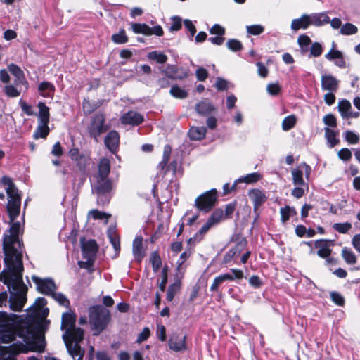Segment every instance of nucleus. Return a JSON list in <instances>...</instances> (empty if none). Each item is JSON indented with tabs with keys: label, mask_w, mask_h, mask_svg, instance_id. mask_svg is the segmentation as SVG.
Listing matches in <instances>:
<instances>
[{
	"label": "nucleus",
	"mask_w": 360,
	"mask_h": 360,
	"mask_svg": "<svg viewBox=\"0 0 360 360\" xmlns=\"http://www.w3.org/2000/svg\"><path fill=\"white\" fill-rule=\"evenodd\" d=\"M1 183L6 186L5 190L8 195L6 210L11 226L8 233L5 234L4 238L6 269L2 272L0 280L7 285L11 292L9 299L11 309L15 311H20L26 302L22 281L24 271L22 261V250L19 239L22 224L19 221L14 222V221L20 212L21 194L11 178L3 176Z\"/></svg>",
	"instance_id": "obj_1"
},
{
	"label": "nucleus",
	"mask_w": 360,
	"mask_h": 360,
	"mask_svg": "<svg viewBox=\"0 0 360 360\" xmlns=\"http://www.w3.org/2000/svg\"><path fill=\"white\" fill-rule=\"evenodd\" d=\"M75 316L72 313H64L62 316L61 330H65L63 339L68 354L73 360H83L84 350L79 343L83 340L84 331L75 327Z\"/></svg>",
	"instance_id": "obj_2"
},
{
	"label": "nucleus",
	"mask_w": 360,
	"mask_h": 360,
	"mask_svg": "<svg viewBox=\"0 0 360 360\" xmlns=\"http://www.w3.org/2000/svg\"><path fill=\"white\" fill-rule=\"evenodd\" d=\"M110 320V311L105 307L97 305L89 308V323L94 335L101 333Z\"/></svg>",
	"instance_id": "obj_3"
},
{
	"label": "nucleus",
	"mask_w": 360,
	"mask_h": 360,
	"mask_svg": "<svg viewBox=\"0 0 360 360\" xmlns=\"http://www.w3.org/2000/svg\"><path fill=\"white\" fill-rule=\"evenodd\" d=\"M32 281L37 285V290L45 295H51L59 304L68 307L70 304L67 297L60 292H56V286L52 279L40 278L36 276L32 277Z\"/></svg>",
	"instance_id": "obj_4"
},
{
	"label": "nucleus",
	"mask_w": 360,
	"mask_h": 360,
	"mask_svg": "<svg viewBox=\"0 0 360 360\" xmlns=\"http://www.w3.org/2000/svg\"><path fill=\"white\" fill-rule=\"evenodd\" d=\"M16 315L0 311V344L9 343L15 340L14 324Z\"/></svg>",
	"instance_id": "obj_5"
},
{
	"label": "nucleus",
	"mask_w": 360,
	"mask_h": 360,
	"mask_svg": "<svg viewBox=\"0 0 360 360\" xmlns=\"http://www.w3.org/2000/svg\"><path fill=\"white\" fill-rule=\"evenodd\" d=\"M217 201V190L213 188L198 196L195 201L197 208L205 212H209Z\"/></svg>",
	"instance_id": "obj_6"
},
{
	"label": "nucleus",
	"mask_w": 360,
	"mask_h": 360,
	"mask_svg": "<svg viewBox=\"0 0 360 360\" xmlns=\"http://www.w3.org/2000/svg\"><path fill=\"white\" fill-rule=\"evenodd\" d=\"M92 193L98 195H103L112 190V182L108 177L93 176L91 178Z\"/></svg>",
	"instance_id": "obj_7"
},
{
	"label": "nucleus",
	"mask_w": 360,
	"mask_h": 360,
	"mask_svg": "<svg viewBox=\"0 0 360 360\" xmlns=\"http://www.w3.org/2000/svg\"><path fill=\"white\" fill-rule=\"evenodd\" d=\"M105 117L102 114L95 115L88 127L90 136L96 139L101 134L104 133L107 129L104 126Z\"/></svg>",
	"instance_id": "obj_8"
},
{
	"label": "nucleus",
	"mask_w": 360,
	"mask_h": 360,
	"mask_svg": "<svg viewBox=\"0 0 360 360\" xmlns=\"http://www.w3.org/2000/svg\"><path fill=\"white\" fill-rule=\"evenodd\" d=\"M321 88L323 91L336 92L340 81L332 75H323L321 78Z\"/></svg>",
	"instance_id": "obj_9"
},
{
	"label": "nucleus",
	"mask_w": 360,
	"mask_h": 360,
	"mask_svg": "<svg viewBox=\"0 0 360 360\" xmlns=\"http://www.w3.org/2000/svg\"><path fill=\"white\" fill-rule=\"evenodd\" d=\"M121 122L124 124L139 125L143 121V117L135 111L124 113L120 118Z\"/></svg>",
	"instance_id": "obj_10"
},
{
	"label": "nucleus",
	"mask_w": 360,
	"mask_h": 360,
	"mask_svg": "<svg viewBox=\"0 0 360 360\" xmlns=\"http://www.w3.org/2000/svg\"><path fill=\"white\" fill-rule=\"evenodd\" d=\"M82 253L84 258L91 259L97 252V245L95 240H90L84 242V240L81 241Z\"/></svg>",
	"instance_id": "obj_11"
},
{
	"label": "nucleus",
	"mask_w": 360,
	"mask_h": 360,
	"mask_svg": "<svg viewBox=\"0 0 360 360\" xmlns=\"http://www.w3.org/2000/svg\"><path fill=\"white\" fill-rule=\"evenodd\" d=\"M309 25L322 26L330 22V18L326 13H318L308 15Z\"/></svg>",
	"instance_id": "obj_12"
},
{
	"label": "nucleus",
	"mask_w": 360,
	"mask_h": 360,
	"mask_svg": "<svg viewBox=\"0 0 360 360\" xmlns=\"http://www.w3.org/2000/svg\"><path fill=\"white\" fill-rule=\"evenodd\" d=\"M315 246L316 248H319L317 255L322 258H326V262L328 263H330L333 259L329 258V256L331 253V250L329 248L328 243L326 240H317L316 242Z\"/></svg>",
	"instance_id": "obj_13"
},
{
	"label": "nucleus",
	"mask_w": 360,
	"mask_h": 360,
	"mask_svg": "<svg viewBox=\"0 0 360 360\" xmlns=\"http://www.w3.org/2000/svg\"><path fill=\"white\" fill-rule=\"evenodd\" d=\"M120 142V136L117 131H110L105 138V144L106 147L112 152L115 153Z\"/></svg>",
	"instance_id": "obj_14"
},
{
	"label": "nucleus",
	"mask_w": 360,
	"mask_h": 360,
	"mask_svg": "<svg viewBox=\"0 0 360 360\" xmlns=\"http://www.w3.org/2000/svg\"><path fill=\"white\" fill-rule=\"evenodd\" d=\"M185 336L172 335L169 340V346L171 349L179 352L186 349Z\"/></svg>",
	"instance_id": "obj_15"
},
{
	"label": "nucleus",
	"mask_w": 360,
	"mask_h": 360,
	"mask_svg": "<svg viewBox=\"0 0 360 360\" xmlns=\"http://www.w3.org/2000/svg\"><path fill=\"white\" fill-rule=\"evenodd\" d=\"M133 255L135 259L140 262L145 256V252L143 248L142 237H136L133 241Z\"/></svg>",
	"instance_id": "obj_16"
},
{
	"label": "nucleus",
	"mask_w": 360,
	"mask_h": 360,
	"mask_svg": "<svg viewBox=\"0 0 360 360\" xmlns=\"http://www.w3.org/2000/svg\"><path fill=\"white\" fill-rule=\"evenodd\" d=\"M179 69L173 65H168L166 68L162 71V72L169 78L173 79H182L187 77V73L186 72H182L181 74H179Z\"/></svg>",
	"instance_id": "obj_17"
},
{
	"label": "nucleus",
	"mask_w": 360,
	"mask_h": 360,
	"mask_svg": "<svg viewBox=\"0 0 360 360\" xmlns=\"http://www.w3.org/2000/svg\"><path fill=\"white\" fill-rule=\"evenodd\" d=\"M309 26L308 14H303L300 18L292 20L290 27L296 32L300 29L306 30Z\"/></svg>",
	"instance_id": "obj_18"
},
{
	"label": "nucleus",
	"mask_w": 360,
	"mask_h": 360,
	"mask_svg": "<svg viewBox=\"0 0 360 360\" xmlns=\"http://www.w3.org/2000/svg\"><path fill=\"white\" fill-rule=\"evenodd\" d=\"M249 197L254 203L255 209H257L259 205L264 202L266 199L264 193L258 189H252L250 191Z\"/></svg>",
	"instance_id": "obj_19"
},
{
	"label": "nucleus",
	"mask_w": 360,
	"mask_h": 360,
	"mask_svg": "<svg viewBox=\"0 0 360 360\" xmlns=\"http://www.w3.org/2000/svg\"><path fill=\"white\" fill-rule=\"evenodd\" d=\"M110 171V162L109 159L103 158L98 164V172L94 176L108 177Z\"/></svg>",
	"instance_id": "obj_20"
},
{
	"label": "nucleus",
	"mask_w": 360,
	"mask_h": 360,
	"mask_svg": "<svg viewBox=\"0 0 360 360\" xmlns=\"http://www.w3.org/2000/svg\"><path fill=\"white\" fill-rule=\"evenodd\" d=\"M195 110L198 113L205 115L210 113L214 110V107L209 101L204 100L195 105Z\"/></svg>",
	"instance_id": "obj_21"
},
{
	"label": "nucleus",
	"mask_w": 360,
	"mask_h": 360,
	"mask_svg": "<svg viewBox=\"0 0 360 360\" xmlns=\"http://www.w3.org/2000/svg\"><path fill=\"white\" fill-rule=\"evenodd\" d=\"M262 176L258 172H254L247 174L246 176L238 179L232 186L231 189H235L237 182H245L247 184H253L258 181Z\"/></svg>",
	"instance_id": "obj_22"
},
{
	"label": "nucleus",
	"mask_w": 360,
	"mask_h": 360,
	"mask_svg": "<svg viewBox=\"0 0 360 360\" xmlns=\"http://www.w3.org/2000/svg\"><path fill=\"white\" fill-rule=\"evenodd\" d=\"M206 128L204 127H192L188 132L189 137L193 140H200L206 134Z\"/></svg>",
	"instance_id": "obj_23"
},
{
	"label": "nucleus",
	"mask_w": 360,
	"mask_h": 360,
	"mask_svg": "<svg viewBox=\"0 0 360 360\" xmlns=\"http://www.w3.org/2000/svg\"><path fill=\"white\" fill-rule=\"evenodd\" d=\"M338 108L344 119L348 117V115L352 110L351 103L346 99L339 101Z\"/></svg>",
	"instance_id": "obj_24"
},
{
	"label": "nucleus",
	"mask_w": 360,
	"mask_h": 360,
	"mask_svg": "<svg viewBox=\"0 0 360 360\" xmlns=\"http://www.w3.org/2000/svg\"><path fill=\"white\" fill-rule=\"evenodd\" d=\"M48 124L49 122H39L38 127L34 133V137L35 139L45 138L47 136L49 132Z\"/></svg>",
	"instance_id": "obj_25"
},
{
	"label": "nucleus",
	"mask_w": 360,
	"mask_h": 360,
	"mask_svg": "<svg viewBox=\"0 0 360 360\" xmlns=\"http://www.w3.org/2000/svg\"><path fill=\"white\" fill-rule=\"evenodd\" d=\"M39 108V122H49V108L42 102L38 104Z\"/></svg>",
	"instance_id": "obj_26"
},
{
	"label": "nucleus",
	"mask_w": 360,
	"mask_h": 360,
	"mask_svg": "<svg viewBox=\"0 0 360 360\" xmlns=\"http://www.w3.org/2000/svg\"><path fill=\"white\" fill-rule=\"evenodd\" d=\"M324 131L325 136L330 148L334 147L339 143V140L336 138L338 132H335L334 130L330 129L328 127H326Z\"/></svg>",
	"instance_id": "obj_27"
},
{
	"label": "nucleus",
	"mask_w": 360,
	"mask_h": 360,
	"mask_svg": "<svg viewBox=\"0 0 360 360\" xmlns=\"http://www.w3.org/2000/svg\"><path fill=\"white\" fill-rule=\"evenodd\" d=\"M147 57L149 60H155L160 64L165 63L167 60V56L165 53L157 51L149 52Z\"/></svg>",
	"instance_id": "obj_28"
},
{
	"label": "nucleus",
	"mask_w": 360,
	"mask_h": 360,
	"mask_svg": "<svg viewBox=\"0 0 360 360\" xmlns=\"http://www.w3.org/2000/svg\"><path fill=\"white\" fill-rule=\"evenodd\" d=\"M280 212L283 223H285L291 217H293L297 214L295 209L290 206H285V207L281 208Z\"/></svg>",
	"instance_id": "obj_29"
},
{
	"label": "nucleus",
	"mask_w": 360,
	"mask_h": 360,
	"mask_svg": "<svg viewBox=\"0 0 360 360\" xmlns=\"http://www.w3.org/2000/svg\"><path fill=\"white\" fill-rule=\"evenodd\" d=\"M230 271L232 274H221L224 281H233L235 279L239 280L242 279L244 277V274L242 270L237 269H231Z\"/></svg>",
	"instance_id": "obj_30"
},
{
	"label": "nucleus",
	"mask_w": 360,
	"mask_h": 360,
	"mask_svg": "<svg viewBox=\"0 0 360 360\" xmlns=\"http://www.w3.org/2000/svg\"><path fill=\"white\" fill-rule=\"evenodd\" d=\"M54 89V86L48 82H41L39 85V91L44 96H51L53 93Z\"/></svg>",
	"instance_id": "obj_31"
},
{
	"label": "nucleus",
	"mask_w": 360,
	"mask_h": 360,
	"mask_svg": "<svg viewBox=\"0 0 360 360\" xmlns=\"http://www.w3.org/2000/svg\"><path fill=\"white\" fill-rule=\"evenodd\" d=\"M342 257L348 264H354L356 263L357 259L355 254L347 248L342 250Z\"/></svg>",
	"instance_id": "obj_32"
},
{
	"label": "nucleus",
	"mask_w": 360,
	"mask_h": 360,
	"mask_svg": "<svg viewBox=\"0 0 360 360\" xmlns=\"http://www.w3.org/2000/svg\"><path fill=\"white\" fill-rule=\"evenodd\" d=\"M108 236L110 239V241L113 246L115 252L118 253L120 250V238L117 236L116 233L112 229H110L108 231Z\"/></svg>",
	"instance_id": "obj_33"
},
{
	"label": "nucleus",
	"mask_w": 360,
	"mask_h": 360,
	"mask_svg": "<svg viewBox=\"0 0 360 360\" xmlns=\"http://www.w3.org/2000/svg\"><path fill=\"white\" fill-rule=\"evenodd\" d=\"M292 181L295 185L302 186L304 184L303 179V171L300 169L292 170Z\"/></svg>",
	"instance_id": "obj_34"
},
{
	"label": "nucleus",
	"mask_w": 360,
	"mask_h": 360,
	"mask_svg": "<svg viewBox=\"0 0 360 360\" xmlns=\"http://www.w3.org/2000/svg\"><path fill=\"white\" fill-rule=\"evenodd\" d=\"M296 117L293 115L287 116L284 118V120L282 122V129L283 131H289L292 128L294 127V126L296 124Z\"/></svg>",
	"instance_id": "obj_35"
},
{
	"label": "nucleus",
	"mask_w": 360,
	"mask_h": 360,
	"mask_svg": "<svg viewBox=\"0 0 360 360\" xmlns=\"http://www.w3.org/2000/svg\"><path fill=\"white\" fill-rule=\"evenodd\" d=\"M357 27L350 22L343 25L340 30V33L342 35H352L357 33Z\"/></svg>",
	"instance_id": "obj_36"
},
{
	"label": "nucleus",
	"mask_w": 360,
	"mask_h": 360,
	"mask_svg": "<svg viewBox=\"0 0 360 360\" xmlns=\"http://www.w3.org/2000/svg\"><path fill=\"white\" fill-rule=\"evenodd\" d=\"M131 27L135 33L143 34L145 35H150L151 33L150 32V27L144 23H133L131 25Z\"/></svg>",
	"instance_id": "obj_37"
},
{
	"label": "nucleus",
	"mask_w": 360,
	"mask_h": 360,
	"mask_svg": "<svg viewBox=\"0 0 360 360\" xmlns=\"http://www.w3.org/2000/svg\"><path fill=\"white\" fill-rule=\"evenodd\" d=\"M181 283L179 281H176L173 284L170 285L167 289V300L168 301H172L177 292L180 290Z\"/></svg>",
	"instance_id": "obj_38"
},
{
	"label": "nucleus",
	"mask_w": 360,
	"mask_h": 360,
	"mask_svg": "<svg viewBox=\"0 0 360 360\" xmlns=\"http://www.w3.org/2000/svg\"><path fill=\"white\" fill-rule=\"evenodd\" d=\"M169 93L173 97L179 99L185 98L188 96L187 91L178 86H172Z\"/></svg>",
	"instance_id": "obj_39"
},
{
	"label": "nucleus",
	"mask_w": 360,
	"mask_h": 360,
	"mask_svg": "<svg viewBox=\"0 0 360 360\" xmlns=\"http://www.w3.org/2000/svg\"><path fill=\"white\" fill-rule=\"evenodd\" d=\"M8 68L10 72L13 75L19 82H22L24 73L20 68L15 64H10Z\"/></svg>",
	"instance_id": "obj_40"
},
{
	"label": "nucleus",
	"mask_w": 360,
	"mask_h": 360,
	"mask_svg": "<svg viewBox=\"0 0 360 360\" xmlns=\"http://www.w3.org/2000/svg\"><path fill=\"white\" fill-rule=\"evenodd\" d=\"M247 240L245 238H241L236 245L234 248L230 250L234 253L235 257H238L246 248Z\"/></svg>",
	"instance_id": "obj_41"
},
{
	"label": "nucleus",
	"mask_w": 360,
	"mask_h": 360,
	"mask_svg": "<svg viewBox=\"0 0 360 360\" xmlns=\"http://www.w3.org/2000/svg\"><path fill=\"white\" fill-rule=\"evenodd\" d=\"M333 228L340 233H347L352 229L349 222L334 224Z\"/></svg>",
	"instance_id": "obj_42"
},
{
	"label": "nucleus",
	"mask_w": 360,
	"mask_h": 360,
	"mask_svg": "<svg viewBox=\"0 0 360 360\" xmlns=\"http://www.w3.org/2000/svg\"><path fill=\"white\" fill-rule=\"evenodd\" d=\"M150 262H151L153 271L155 272H157L160 269V268L162 265L161 259L157 252H154L151 254Z\"/></svg>",
	"instance_id": "obj_43"
},
{
	"label": "nucleus",
	"mask_w": 360,
	"mask_h": 360,
	"mask_svg": "<svg viewBox=\"0 0 360 360\" xmlns=\"http://www.w3.org/2000/svg\"><path fill=\"white\" fill-rule=\"evenodd\" d=\"M171 151H172V149L169 145H166L164 147L162 160L159 165V166L161 167V169H164V167L167 165L169 158V156H170Z\"/></svg>",
	"instance_id": "obj_44"
},
{
	"label": "nucleus",
	"mask_w": 360,
	"mask_h": 360,
	"mask_svg": "<svg viewBox=\"0 0 360 360\" xmlns=\"http://www.w3.org/2000/svg\"><path fill=\"white\" fill-rule=\"evenodd\" d=\"M247 32L252 35H259L262 33L264 28L261 25H252L246 26Z\"/></svg>",
	"instance_id": "obj_45"
},
{
	"label": "nucleus",
	"mask_w": 360,
	"mask_h": 360,
	"mask_svg": "<svg viewBox=\"0 0 360 360\" xmlns=\"http://www.w3.org/2000/svg\"><path fill=\"white\" fill-rule=\"evenodd\" d=\"M226 46L229 49H230L232 51H240L243 48V45L237 39H229L226 42Z\"/></svg>",
	"instance_id": "obj_46"
},
{
	"label": "nucleus",
	"mask_w": 360,
	"mask_h": 360,
	"mask_svg": "<svg viewBox=\"0 0 360 360\" xmlns=\"http://www.w3.org/2000/svg\"><path fill=\"white\" fill-rule=\"evenodd\" d=\"M323 52V48L320 43L314 42L311 44L310 48V56L314 57H319Z\"/></svg>",
	"instance_id": "obj_47"
},
{
	"label": "nucleus",
	"mask_w": 360,
	"mask_h": 360,
	"mask_svg": "<svg viewBox=\"0 0 360 360\" xmlns=\"http://www.w3.org/2000/svg\"><path fill=\"white\" fill-rule=\"evenodd\" d=\"M224 218V212L222 210L218 209L216 210L212 215L209 217V219L214 223V224H217L220 222Z\"/></svg>",
	"instance_id": "obj_48"
},
{
	"label": "nucleus",
	"mask_w": 360,
	"mask_h": 360,
	"mask_svg": "<svg viewBox=\"0 0 360 360\" xmlns=\"http://www.w3.org/2000/svg\"><path fill=\"white\" fill-rule=\"evenodd\" d=\"M209 32L210 34L216 36H224L226 30L224 27L219 24H214L210 30Z\"/></svg>",
	"instance_id": "obj_49"
},
{
	"label": "nucleus",
	"mask_w": 360,
	"mask_h": 360,
	"mask_svg": "<svg viewBox=\"0 0 360 360\" xmlns=\"http://www.w3.org/2000/svg\"><path fill=\"white\" fill-rule=\"evenodd\" d=\"M213 226H214V223L212 222L209 219L204 224V225L200 228L198 232L195 235V238H197L198 236H201L202 237ZM200 238V239H201Z\"/></svg>",
	"instance_id": "obj_50"
},
{
	"label": "nucleus",
	"mask_w": 360,
	"mask_h": 360,
	"mask_svg": "<svg viewBox=\"0 0 360 360\" xmlns=\"http://www.w3.org/2000/svg\"><path fill=\"white\" fill-rule=\"evenodd\" d=\"M89 215L91 216L94 219H105L106 220L110 217V214H108L105 212H100L97 210H92L89 211Z\"/></svg>",
	"instance_id": "obj_51"
},
{
	"label": "nucleus",
	"mask_w": 360,
	"mask_h": 360,
	"mask_svg": "<svg viewBox=\"0 0 360 360\" xmlns=\"http://www.w3.org/2000/svg\"><path fill=\"white\" fill-rule=\"evenodd\" d=\"M345 137L346 141L352 144H356L359 141V136L352 131H346L345 132Z\"/></svg>",
	"instance_id": "obj_52"
},
{
	"label": "nucleus",
	"mask_w": 360,
	"mask_h": 360,
	"mask_svg": "<svg viewBox=\"0 0 360 360\" xmlns=\"http://www.w3.org/2000/svg\"><path fill=\"white\" fill-rule=\"evenodd\" d=\"M267 92L271 96H276L281 91V87L278 83L269 84L266 86Z\"/></svg>",
	"instance_id": "obj_53"
},
{
	"label": "nucleus",
	"mask_w": 360,
	"mask_h": 360,
	"mask_svg": "<svg viewBox=\"0 0 360 360\" xmlns=\"http://www.w3.org/2000/svg\"><path fill=\"white\" fill-rule=\"evenodd\" d=\"M342 52L334 49V48L331 49L330 51L325 55V58L328 60H337L338 58L342 57Z\"/></svg>",
	"instance_id": "obj_54"
},
{
	"label": "nucleus",
	"mask_w": 360,
	"mask_h": 360,
	"mask_svg": "<svg viewBox=\"0 0 360 360\" xmlns=\"http://www.w3.org/2000/svg\"><path fill=\"white\" fill-rule=\"evenodd\" d=\"M330 298L333 300V302H335L336 304L339 306H342L345 304V299L344 297L338 292H330Z\"/></svg>",
	"instance_id": "obj_55"
},
{
	"label": "nucleus",
	"mask_w": 360,
	"mask_h": 360,
	"mask_svg": "<svg viewBox=\"0 0 360 360\" xmlns=\"http://www.w3.org/2000/svg\"><path fill=\"white\" fill-rule=\"evenodd\" d=\"M172 25L169 27V30L172 32L178 31L181 27V20L180 18L177 16H174L172 18Z\"/></svg>",
	"instance_id": "obj_56"
},
{
	"label": "nucleus",
	"mask_w": 360,
	"mask_h": 360,
	"mask_svg": "<svg viewBox=\"0 0 360 360\" xmlns=\"http://www.w3.org/2000/svg\"><path fill=\"white\" fill-rule=\"evenodd\" d=\"M338 157L344 161H348L352 158V152L348 148H342L338 152Z\"/></svg>",
	"instance_id": "obj_57"
},
{
	"label": "nucleus",
	"mask_w": 360,
	"mask_h": 360,
	"mask_svg": "<svg viewBox=\"0 0 360 360\" xmlns=\"http://www.w3.org/2000/svg\"><path fill=\"white\" fill-rule=\"evenodd\" d=\"M323 121L324 124L329 127H336V118L332 114H328L323 117Z\"/></svg>",
	"instance_id": "obj_58"
},
{
	"label": "nucleus",
	"mask_w": 360,
	"mask_h": 360,
	"mask_svg": "<svg viewBox=\"0 0 360 360\" xmlns=\"http://www.w3.org/2000/svg\"><path fill=\"white\" fill-rule=\"evenodd\" d=\"M112 39L115 43L117 44H124L127 41V38L123 31L119 32L118 34H113Z\"/></svg>",
	"instance_id": "obj_59"
},
{
	"label": "nucleus",
	"mask_w": 360,
	"mask_h": 360,
	"mask_svg": "<svg viewBox=\"0 0 360 360\" xmlns=\"http://www.w3.org/2000/svg\"><path fill=\"white\" fill-rule=\"evenodd\" d=\"M224 282V278L222 275H219L217 276L214 281L212 284L210 286V291L215 292L218 290L219 286Z\"/></svg>",
	"instance_id": "obj_60"
},
{
	"label": "nucleus",
	"mask_w": 360,
	"mask_h": 360,
	"mask_svg": "<svg viewBox=\"0 0 360 360\" xmlns=\"http://www.w3.org/2000/svg\"><path fill=\"white\" fill-rule=\"evenodd\" d=\"M150 335V329L148 327L144 328L143 330H142V332L141 333H139V335H138L136 342L138 343H141V342L146 340L149 338Z\"/></svg>",
	"instance_id": "obj_61"
},
{
	"label": "nucleus",
	"mask_w": 360,
	"mask_h": 360,
	"mask_svg": "<svg viewBox=\"0 0 360 360\" xmlns=\"http://www.w3.org/2000/svg\"><path fill=\"white\" fill-rule=\"evenodd\" d=\"M167 282V268H163L162 271V281L159 283V289L161 292L165 291L166 284Z\"/></svg>",
	"instance_id": "obj_62"
},
{
	"label": "nucleus",
	"mask_w": 360,
	"mask_h": 360,
	"mask_svg": "<svg viewBox=\"0 0 360 360\" xmlns=\"http://www.w3.org/2000/svg\"><path fill=\"white\" fill-rule=\"evenodd\" d=\"M5 92L10 97H17L20 95V91L12 85L6 86L5 87Z\"/></svg>",
	"instance_id": "obj_63"
},
{
	"label": "nucleus",
	"mask_w": 360,
	"mask_h": 360,
	"mask_svg": "<svg viewBox=\"0 0 360 360\" xmlns=\"http://www.w3.org/2000/svg\"><path fill=\"white\" fill-rule=\"evenodd\" d=\"M195 75L199 81H205L208 76V72L204 68H199L195 72Z\"/></svg>",
	"instance_id": "obj_64"
}]
</instances>
